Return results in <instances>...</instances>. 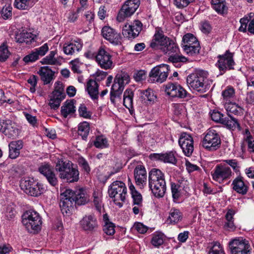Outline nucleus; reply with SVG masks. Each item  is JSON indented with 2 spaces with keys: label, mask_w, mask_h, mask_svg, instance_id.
I'll use <instances>...</instances> for the list:
<instances>
[{
  "label": "nucleus",
  "mask_w": 254,
  "mask_h": 254,
  "mask_svg": "<svg viewBox=\"0 0 254 254\" xmlns=\"http://www.w3.org/2000/svg\"><path fill=\"white\" fill-rule=\"evenodd\" d=\"M222 101L224 104L231 103L236 100L237 96L234 88L231 86H227L221 92Z\"/></svg>",
  "instance_id": "27"
},
{
  "label": "nucleus",
  "mask_w": 254,
  "mask_h": 254,
  "mask_svg": "<svg viewBox=\"0 0 254 254\" xmlns=\"http://www.w3.org/2000/svg\"><path fill=\"white\" fill-rule=\"evenodd\" d=\"M229 246L232 254H251L249 242L243 237H238L231 240Z\"/></svg>",
  "instance_id": "9"
},
{
  "label": "nucleus",
  "mask_w": 254,
  "mask_h": 254,
  "mask_svg": "<svg viewBox=\"0 0 254 254\" xmlns=\"http://www.w3.org/2000/svg\"><path fill=\"white\" fill-rule=\"evenodd\" d=\"M39 172L46 179L49 184L52 187L58 185V179L53 168L48 164L42 165L38 168Z\"/></svg>",
  "instance_id": "21"
},
{
  "label": "nucleus",
  "mask_w": 254,
  "mask_h": 254,
  "mask_svg": "<svg viewBox=\"0 0 254 254\" xmlns=\"http://www.w3.org/2000/svg\"><path fill=\"white\" fill-rule=\"evenodd\" d=\"M224 107L226 110L228 114L232 113L235 115H242L243 114V109L238 104H236L235 101L227 104H224Z\"/></svg>",
  "instance_id": "43"
},
{
  "label": "nucleus",
  "mask_w": 254,
  "mask_h": 254,
  "mask_svg": "<svg viewBox=\"0 0 254 254\" xmlns=\"http://www.w3.org/2000/svg\"><path fill=\"white\" fill-rule=\"evenodd\" d=\"M148 186L153 194L157 198L164 196L166 191L164 174L159 169L153 168L149 173Z\"/></svg>",
  "instance_id": "2"
},
{
  "label": "nucleus",
  "mask_w": 254,
  "mask_h": 254,
  "mask_svg": "<svg viewBox=\"0 0 254 254\" xmlns=\"http://www.w3.org/2000/svg\"><path fill=\"white\" fill-rule=\"evenodd\" d=\"M22 223L30 233L38 232L41 230V218L38 213L34 210L26 211L22 216Z\"/></svg>",
  "instance_id": "6"
},
{
  "label": "nucleus",
  "mask_w": 254,
  "mask_h": 254,
  "mask_svg": "<svg viewBox=\"0 0 254 254\" xmlns=\"http://www.w3.org/2000/svg\"><path fill=\"white\" fill-rule=\"evenodd\" d=\"M83 20L87 22L88 25L93 23L95 18V14L90 11H86L83 16Z\"/></svg>",
  "instance_id": "60"
},
{
  "label": "nucleus",
  "mask_w": 254,
  "mask_h": 254,
  "mask_svg": "<svg viewBox=\"0 0 254 254\" xmlns=\"http://www.w3.org/2000/svg\"><path fill=\"white\" fill-rule=\"evenodd\" d=\"M211 3L212 8L221 15L227 13L228 7L225 0H211Z\"/></svg>",
  "instance_id": "33"
},
{
  "label": "nucleus",
  "mask_w": 254,
  "mask_h": 254,
  "mask_svg": "<svg viewBox=\"0 0 254 254\" xmlns=\"http://www.w3.org/2000/svg\"><path fill=\"white\" fill-rule=\"evenodd\" d=\"M150 158L152 160H159L165 163L175 164L177 162V159L172 151L166 153H152L150 155Z\"/></svg>",
  "instance_id": "25"
},
{
  "label": "nucleus",
  "mask_w": 254,
  "mask_h": 254,
  "mask_svg": "<svg viewBox=\"0 0 254 254\" xmlns=\"http://www.w3.org/2000/svg\"><path fill=\"white\" fill-rule=\"evenodd\" d=\"M164 90L167 95L172 98H184L190 97L188 92L180 84L169 82L164 85Z\"/></svg>",
  "instance_id": "14"
},
{
  "label": "nucleus",
  "mask_w": 254,
  "mask_h": 254,
  "mask_svg": "<svg viewBox=\"0 0 254 254\" xmlns=\"http://www.w3.org/2000/svg\"><path fill=\"white\" fill-rule=\"evenodd\" d=\"M208 72L206 71L196 69L189 74L187 78V83L190 89L200 93H204L209 90L212 80L207 79Z\"/></svg>",
  "instance_id": "1"
},
{
  "label": "nucleus",
  "mask_w": 254,
  "mask_h": 254,
  "mask_svg": "<svg viewBox=\"0 0 254 254\" xmlns=\"http://www.w3.org/2000/svg\"><path fill=\"white\" fill-rule=\"evenodd\" d=\"M233 57L234 53L230 52L229 50H227L224 54L217 56L218 60L216 65L221 72V74H223L227 70L234 69L235 63Z\"/></svg>",
  "instance_id": "12"
},
{
  "label": "nucleus",
  "mask_w": 254,
  "mask_h": 254,
  "mask_svg": "<svg viewBox=\"0 0 254 254\" xmlns=\"http://www.w3.org/2000/svg\"><path fill=\"white\" fill-rule=\"evenodd\" d=\"M94 57L96 62L101 68L108 70L114 67L112 56L104 48H100Z\"/></svg>",
  "instance_id": "13"
},
{
  "label": "nucleus",
  "mask_w": 254,
  "mask_h": 254,
  "mask_svg": "<svg viewBox=\"0 0 254 254\" xmlns=\"http://www.w3.org/2000/svg\"><path fill=\"white\" fill-rule=\"evenodd\" d=\"M182 219V214L179 209L174 208L171 209L170 215L168 219L170 223H177L181 221Z\"/></svg>",
  "instance_id": "48"
},
{
  "label": "nucleus",
  "mask_w": 254,
  "mask_h": 254,
  "mask_svg": "<svg viewBox=\"0 0 254 254\" xmlns=\"http://www.w3.org/2000/svg\"><path fill=\"white\" fill-rule=\"evenodd\" d=\"M169 38L165 36L161 30L156 31L150 43V47L155 50H161L167 44Z\"/></svg>",
  "instance_id": "24"
},
{
  "label": "nucleus",
  "mask_w": 254,
  "mask_h": 254,
  "mask_svg": "<svg viewBox=\"0 0 254 254\" xmlns=\"http://www.w3.org/2000/svg\"><path fill=\"white\" fill-rule=\"evenodd\" d=\"M133 92L132 90L127 89L124 93L123 104L128 110L133 108Z\"/></svg>",
  "instance_id": "39"
},
{
  "label": "nucleus",
  "mask_w": 254,
  "mask_h": 254,
  "mask_svg": "<svg viewBox=\"0 0 254 254\" xmlns=\"http://www.w3.org/2000/svg\"><path fill=\"white\" fill-rule=\"evenodd\" d=\"M20 186L26 194L35 197L40 196L46 190L43 184L30 177L22 178Z\"/></svg>",
  "instance_id": "5"
},
{
  "label": "nucleus",
  "mask_w": 254,
  "mask_h": 254,
  "mask_svg": "<svg viewBox=\"0 0 254 254\" xmlns=\"http://www.w3.org/2000/svg\"><path fill=\"white\" fill-rule=\"evenodd\" d=\"M179 144L186 156L189 157L192 154L194 149L193 140L190 134L182 133L179 139Z\"/></svg>",
  "instance_id": "20"
},
{
  "label": "nucleus",
  "mask_w": 254,
  "mask_h": 254,
  "mask_svg": "<svg viewBox=\"0 0 254 254\" xmlns=\"http://www.w3.org/2000/svg\"><path fill=\"white\" fill-rule=\"evenodd\" d=\"M170 185L172 197L173 198L174 201H176L177 200H178V199L181 196V184L179 182H171Z\"/></svg>",
  "instance_id": "47"
},
{
  "label": "nucleus",
  "mask_w": 254,
  "mask_h": 254,
  "mask_svg": "<svg viewBox=\"0 0 254 254\" xmlns=\"http://www.w3.org/2000/svg\"><path fill=\"white\" fill-rule=\"evenodd\" d=\"M14 5L17 9L27 10L33 5V3L32 0H15Z\"/></svg>",
  "instance_id": "46"
},
{
  "label": "nucleus",
  "mask_w": 254,
  "mask_h": 254,
  "mask_svg": "<svg viewBox=\"0 0 254 254\" xmlns=\"http://www.w3.org/2000/svg\"><path fill=\"white\" fill-rule=\"evenodd\" d=\"M232 174L230 167L222 164L216 165L213 171L211 172L213 179L219 184L229 179Z\"/></svg>",
  "instance_id": "16"
},
{
  "label": "nucleus",
  "mask_w": 254,
  "mask_h": 254,
  "mask_svg": "<svg viewBox=\"0 0 254 254\" xmlns=\"http://www.w3.org/2000/svg\"><path fill=\"white\" fill-rule=\"evenodd\" d=\"M103 37L112 44L118 45L121 44L122 37L120 33L109 26H104L102 29Z\"/></svg>",
  "instance_id": "22"
},
{
  "label": "nucleus",
  "mask_w": 254,
  "mask_h": 254,
  "mask_svg": "<svg viewBox=\"0 0 254 254\" xmlns=\"http://www.w3.org/2000/svg\"><path fill=\"white\" fill-rule=\"evenodd\" d=\"M6 123L7 126L3 133L9 137L17 135L18 133V129L15 127L11 121L7 120Z\"/></svg>",
  "instance_id": "45"
},
{
  "label": "nucleus",
  "mask_w": 254,
  "mask_h": 254,
  "mask_svg": "<svg viewBox=\"0 0 254 254\" xmlns=\"http://www.w3.org/2000/svg\"><path fill=\"white\" fill-rule=\"evenodd\" d=\"M207 254H225L223 246L218 242H213Z\"/></svg>",
  "instance_id": "51"
},
{
  "label": "nucleus",
  "mask_w": 254,
  "mask_h": 254,
  "mask_svg": "<svg viewBox=\"0 0 254 254\" xmlns=\"http://www.w3.org/2000/svg\"><path fill=\"white\" fill-rule=\"evenodd\" d=\"M164 241V237L161 233L154 234L151 240L152 244L155 247L162 245Z\"/></svg>",
  "instance_id": "53"
},
{
  "label": "nucleus",
  "mask_w": 254,
  "mask_h": 254,
  "mask_svg": "<svg viewBox=\"0 0 254 254\" xmlns=\"http://www.w3.org/2000/svg\"><path fill=\"white\" fill-rule=\"evenodd\" d=\"M94 145L98 148H105L108 147V140L103 135L97 136L93 142Z\"/></svg>",
  "instance_id": "50"
},
{
  "label": "nucleus",
  "mask_w": 254,
  "mask_h": 254,
  "mask_svg": "<svg viewBox=\"0 0 254 254\" xmlns=\"http://www.w3.org/2000/svg\"><path fill=\"white\" fill-rule=\"evenodd\" d=\"M99 85L97 82L92 79L87 82L86 90L92 100H97L98 98Z\"/></svg>",
  "instance_id": "31"
},
{
  "label": "nucleus",
  "mask_w": 254,
  "mask_h": 254,
  "mask_svg": "<svg viewBox=\"0 0 254 254\" xmlns=\"http://www.w3.org/2000/svg\"><path fill=\"white\" fill-rule=\"evenodd\" d=\"M182 46L189 56H195L199 53L200 46L197 38L192 34L188 33L183 37Z\"/></svg>",
  "instance_id": "8"
},
{
  "label": "nucleus",
  "mask_w": 254,
  "mask_h": 254,
  "mask_svg": "<svg viewBox=\"0 0 254 254\" xmlns=\"http://www.w3.org/2000/svg\"><path fill=\"white\" fill-rule=\"evenodd\" d=\"M12 8L10 5L4 6L1 11L2 17L4 19H7L11 18L12 16Z\"/></svg>",
  "instance_id": "55"
},
{
  "label": "nucleus",
  "mask_w": 254,
  "mask_h": 254,
  "mask_svg": "<svg viewBox=\"0 0 254 254\" xmlns=\"http://www.w3.org/2000/svg\"><path fill=\"white\" fill-rule=\"evenodd\" d=\"M9 55L7 47L5 45L0 46V62H4Z\"/></svg>",
  "instance_id": "56"
},
{
  "label": "nucleus",
  "mask_w": 254,
  "mask_h": 254,
  "mask_svg": "<svg viewBox=\"0 0 254 254\" xmlns=\"http://www.w3.org/2000/svg\"><path fill=\"white\" fill-rule=\"evenodd\" d=\"M130 81L129 75L125 72L118 73L114 79L110 93L116 94L118 96L121 95L124 87Z\"/></svg>",
  "instance_id": "18"
},
{
  "label": "nucleus",
  "mask_w": 254,
  "mask_h": 254,
  "mask_svg": "<svg viewBox=\"0 0 254 254\" xmlns=\"http://www.w3.org/2000/svg\"><path fill=\"white\" fill-rule=\"evenodd\" d=\"M74 100L66 101L61 107V114L64 118H66L69 115L74 114L75 112V107Z\"/></svg>",
  "instance_id": "34"
},
{
  "label": "nucleus",
  "mask_w": 254,
  "mask_h": 254,
  "mask_svg": "<svg viewBox=\"0 0 254 254\" xmlns=\"http://www.w3.org/2000/svg\"><path fill=\"white\" fill-rule=\"evenodd\" d=\"M55 169L59 173V177L67 183H74L79 180V171L70 161L58 158L56 162Z\"/></svg>",
  "instance_id": "3"
},
{
  "label": "nucleus",
  "mask_w": 254,
  "mask_h": 254,
  "mask_svg": "<svg viewBox=\"0 0 254 254\" xmlns=\"http://www.w3.org/2000/svg\"><path fill=\"white\" fill-rule=\"evenodd\" d=\"M38 73L40 75L44 84L50 83L54 79L55 72L48 66L41 67L38 71Z\"/></svg>",
  "instance_id": "30"
},
{
  "label": "nucleus",
  "mask_w": 254,
  "mask_h": 254,
  "mask_svg": "<svg viewBox=\"0 0 254 254\" xmlns=\"http://www.w3.org/2000/svg\"><path fill=\"white\" fill-rule=\"evenodd\" d=\"M63 90L61 82L60 81L56 82L55 89L52 92L49 103L51 109L57 110L60 107L62 101L64 98L63 93Z\"/></svg>",
  "instance_id": "19"
},
{
  "label": "nucleus",
  "mask_w": 254,
  "mask_h": 254,
  "mask_svg": "<svg viewBox=\"0 0 254 254\" xmlns=\"http://www.w3.org/2000/svg\"><path fill=\"white\" fill-rule=\"evenodd\" d=\"M73 195V191L69 189L66 190L61 194L60 206L63 214L70 213L74 203Z\"/></svg>",
  "instance_id": "17"
},
{
  "label": "nucleus",
  "mask_w": 254,
  "mask_h": 254,
  "mask_svg": "<svg viewBox=\"0 0 254 254\" xmlns=\"http://www.w3.org/2000/svg\"><path fill=\"white\" fill-rule=\"evenodd\" d=\"M90 130L89 124L87 122H83L78 125V134L81 136L83 140H86Z\"/></svg>",
  "instance_id": "44"
},
{
  "label": "nucleus",
  "mask_w": 254,
  "mask_h": 254,
  "mask_svg": "<svg viewBox=\"0 0 254 254\" xmlns=\"http://www.w3.org/2000/svg\"><path fill=\"white\" fill-rule=\"evenodd\" d=\"M82 47V45L80 42L74 41L69 44H64L63 51L66 55H71L79 52Z\"/></svg>",
  "instance_id": "32"
},
{
  "label": "nucleus",
  "mask_w": 254,
  "mask_h": 254,
  "mask_svg": "<svg viewBox=\"0 0 254 254\" xmlns=\"http://www.w3.org/2000/svg\"><path fill=\"white\" fill-rule=\"evenodd\" d=\"M74 203L84 205L89 201V195L85 189L81 188L73 191Z\"/></svg>",
  "instance_id": "29"
},
{
  "label": "nucleus",
  "mask_w": 254,
  "mask_h": 254,
  "mask_svg": "<svg viewBox=\"0 0 254 254\" xmlns=\"http://www.w3.org/2000/svg\"><path fill=\"white\" fill-rule=\"evenodd\" d=\"M232 186L235 191L242 195L246 194L248 191V187L244 183V178L242 176L236 177L233 181Z\"/></svg>",
  "instance_id": "28"
},
{
  "label": "nucleus",
  "mask_w": 254,
  "mask_h": 254,
  "mask_svg": "<svg viewBox=\"0 0 254 254\" xmlns=\"http://www.w3.org/2000/svg\"><path fill=\"white\" fill-rule=\"evenodd\" d=\"M122 34L124 37L132 40L136 37L137 33L133 32V30L129 24H126L123 27Z\"/></svg>",
  "instance_id": "49"
},
{
  "label": "nucleus",
  "mask_w": 254,
  "mask_h": 254,
  "mask_svg": "<svg viewBox=\"0 0 254 254\" xmlns=\"http://www.w3.org/2000/svg\"><path fill=\"white\" fill-rule=\"evenodd\" d=\"M133 229L140 234L145 233L148 229V227L140 222H135L134 224Z\"/></svg>",
  "instance_id": "62"
},
{
  "label": "nucleus",
  "mask_w": 254,
  "mask_h": 254,
  "mask_svg": "<svg viewBox=\"0 0 254 254\" xmlns=\"http://www.w3.org/2000/svg\"><path fill=\"white\" fill-rule=\"evenodd\" d=\"M102 196V192L101 190H97L94 191L93 193V202L96 210L99 212H101L103 206Z\"/></svg>",
  "instance_id": "41"
},
{
  "label": "nucleus",
  "mask_w": 254,
  "mask_h": 254,
  "mask_svg": "<svg viewBox=\"0 0 254 254\" xmlns=\"http://www.w3.org/2000/svg\"><path fill=\"white\" fill-rule=\"evenodd\" d=\"M39 55L34 50L32 53L24 57L23 60L26 63L34 62L39 59Z\"/></svg>",
  "instance_id": "61"
},
{
  "label": "nucleus",
  "mask_w": 254,
  "mask_h": 254,
  "mask_svg": "<svg viewBox=\"0 0 254 254\" xmlns=\"http://www.w3.org/2000/svg\"><path fill=\"white\" fill-rule=\"evenodd\" d=\"M156 96L154 91L151 89H147L145 90H140V98L142 102H154L156 100Z\"/></svg>",
  "instance_id": "42"
},
{
  "label": "nucleus",
  "mask_w": 254,
  "mask_h": 254,
  "mask_svg": "<svg viewBox=\"0 0 254 254\" xmlns=\"http://www.w3.org/2000/svg\"><path fill=\"white\" fill-rule=\"evenodd\" d=\"M23 147V142L21 140L11 141L8 145L9 157L12 159L17 158Z\"/></svg>",
  "instance_id": "26"
},
{
  "label": "nucleus",
  "mask_w": 254,
  "mask_h": 254,
  "mask_svg": "<svg viewBox=\"0 0 254 254\" xmlns=\"http://www.w3.org/2000/svg\"><path fill=\"white\" fill-rule=\"evenodd\" d=\"M134 177L136 185L140 189L147 184V172L144 166L137 165L134 170Z\"/></svg>",
  "instance_id": "23"
},
{
  "label": "nucleus",
  "mask_w": 254,
  "mask_h": 254,
  "mask_svg": "<svg viewBox=\"0 0 254 254\" xmlns=\"http://www.w3.org/2000/svg\"><path fill=\"white\" fill-rule=\"evenodd\" d=\"M133 205L142 206V197L139 192H134L131 194Z\"/></svg>",
  "instance_id": "58"
},
{
  "label": "nucleus",
  "mask_w": 254,
  "mask_h": 254,
  "mask_svg": "<svg viewBox=\"0 0 254 254\" xmlns=\"http://www.w3.org/2000/svg\"><path fill=\"white\" fill-rule=\"evenodd\" d=\"M36 35L31 32H21L15 35V40L19 43L30 44L34 40Z\"/></svg>",
  "instance_id": "37"
},
{
  "label": "nucleus",
  "mask_w": 254,
  "mask_h": 254,
  "mask_svg": "<svg viewBox=\"0 0 254 254\" xmlns=\"http://www.w3.org/2000/svg\"><path fill=\"white\" fill-rule=\"evenodd\" d=\"M129 25L131 27L132 30H133V32L137 33L136 37H137L142 29V23L139 20H135L133 21V23L129 24Z\"/></svg>",
  "instance_id": "54"
},
{
  "label": "nucleus",
  "mask_w": 254,
  "mask_h": 254,
  "mask_svg": "<svg viewBox=\"0 0 254 254\" xmlns=\"http://www.w3.org/2000/svg\"><path fill=\"white\" fill-rule=\"evenodd\" d=\"M103 220L104 223L103 231L107 235L113 236L115 233V225L110 221L107 213L103 215Z\"/></svg>",
  "instance_id": "36"
},
{
  "label": "nucleus",
  "mask_w": 254,
  "mask_h": 254,
  "mask_svg": "<svg viewBox=\"0 0 254 254\" xmlns=\"http://www.w3.org/2000/svg\"><path fill=\"white\" fill-rule=\"evenodd\" d=\"M169 67V65L166 64L153 67L149 72L148 81L151 83H163L168 77Z\"/></svg>",
  "instance_id": "11"
},
{
  "label": "nucleus",
  "mask_w": 254,
  "mask_h": 254,
  "mask_svg": "<svg viewBox=\"0 0 254 254\" xmlns=\"http://www.w3.org/2000/svg\"><path fill=\"white\" fill-rule=\"evenodd\" d=\"M108 193L109 196L113 199L115 204L121 208L127 196V188L123 182L115 181L110 186Z\"/></svg>",
  "instance_id": "4"
},
{
  "label": "nucleus",
  "mask_w": 254,
  "mask_h": 254,
  "mask_svg": "<svg viewBox=\"0 0 254 254\" xmlns=\"http://www.w3.org/2000/svg\"><path fill=\"white\" fill-rule=\"evenodd\" d=\"M79 226L83 231L88 233H95L99 228L97 218L92 214L83 216L79 221Z\"/></svg>",
  "instance_id": "15"
},
{
  "label": "nucleus",
  "mask_w": 254,
  "mask_h": 254,
  "mask_svg": "<svg viewBox=\"0 0 254 254\" xmlns=\"http://www.w3.org/2000/svg\"><path fill=\"white\" fill-rule=\"evenodd\" d=\"M228 118H225L224 120H223L222 124L224 125L228 128L232 129V130H235L236 128H238L239 130H241V127L238 120L229 114H228Z\"/></svg>",
  "instance_id": "35"
},
{
  "label": "nucleus",
  "mask_w": 254,
  "mask_h": 254,
  "mask_svg": "<svg viewBox=\"0 0 254 254\" xmlns=\"http://www.w3.org/2000/svg\"><path fill=\"white\" fill-rule=\"evenodd\" d=\"M140 3V0H127L122 5L117 17V20L121 22L125 18L131 16L136 11Z\"/></svg>",
  "instance_id": "10"
},
{
  "label": "nucleus",
  "mask_w": 254,
  "mask_h": 254,
  "mask_svg": "<svg viewBox=\"0 0 254 254\" xmlns=\"http://www.w3.org/2000/svg\"><path fill=\"white\" fill-rule=\"evenodd\" d=\"M38 77L35 75H32L27 80V82L31 85L30 91L34 93L36 91V86L37 84Z\"/></svg>",
  "instance_id": "57"
},
{
  "label": "nucleus",
  "mask_w": 254,
  "mask_h": 254,
  "mask_svg": "<svg viewBox=\"0 0 254 254\" xmlns=\"http://www.w3.org/2000/svg\"><path fill=\"white\" fill-rule=\"evenodd\" d=\"M221 140L218 132L213 128L209 129L203 140L201 145L203 148L209 151H214L221 146Z\"/></svg>",
  "instance_id": "7"
},
{
  "label": "nucleus",
  "mask_w": 254,
  "mask_h": 254,
  "mask_svg": "<svg viewBox=\"0 0 254 254\" xmlns=\"http://www.w3.org/2000/svg\"><path fill=\"white\" fill-rule=\"evenodd\" d=\"M167 44L162 48L161 51L165 54L171 56L176 52H179V49L177 45L169 39L167 41Z\"/></svg>",
  "instance_id": "40"
},
{
  "label": "nucleus",
  "mask_w": 254,
  "mask_h": 254,
  "mask_svg": "<svg viewBox=\"0 0 254 254\" xmlns=\"http://www.w3.org/2000/svg\"><path fill=\"white\" fill-rule=\"evenodd\" d=\"M168 60L177 67H180L183 63L187 61V59L180 54V52H176L172 55L170 56Z\"/></svg>",
  "instance_id": "38"
},
{
  "label": "nucleus",
  "mask_w": 254,
  "mask_h": 254,
  "mask_svg": "<svg viewBox=\"0 0 254 254\" xmlns=\"http://www.w3.org/2000/svg\"><path fill=\"white\" fill-rule=\"evenodd\" d=\"M223 162L231 167L235 172H240V166L236 159H227L223 160Z\"/></svg>",
  "instance_id": "59"
},
{
  "label": "nucleus",
  "mask_w": 254,
  "mask_h": 254,
  "mask_svg": "<svg viewBox=\"0 0 254 254\" xmlns=\"http://www.w3.org/2000/svg\"><path fill=\"white\" fill-rule=\"evenodd\" d=\"M78 111L80 117L85 119H91L92 113L91 112L88 110L85 104H80L78 108Z\"/></svg>",
  "instance_id": "52"
},
{
  "label": "nucleus",
  "mask_w": 254,
  "mask_h": 254,
  "mask_svg": "<svg viewBox=\"0 0 254 254\" xmlns=\"http://www.w3.org/2000/svg\"><path fill=\"white\" fill-rule=\"evenodd\" d=\"M211 118L212 120L217 123L222 124L223 120H224L223 115L218 111H213L211 114Z\"/></svg>",
  "instance_id": "64"
},
{
  "label": "nucleus",
  "mask_w": 254,
  "mask_h": 254,
  "mask_svg": "<svg viewBox=\"0 0 254 254\" xmlns=\"http://www.w3.org/2000/svg\"><path fill=\"white\" fill-rule=\"evenodd\" d=\"M194 1V0H174V4L178 8H183Z\"/></svg>",
  "instance_id": "63"
}]
</instances>
